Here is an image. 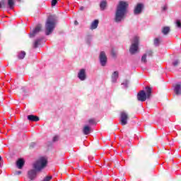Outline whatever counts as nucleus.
Returning a JSON list of instances; mask_svg holds the SVG:
<instances>
[{
    "mask_svg": "<svg viewBox=\"0 0 181 181\" xmlns=\"http://www.w3.org/2000/svg\"><path fill=\"white\" fill-rule=\"evenodd\" d=\"M47 165V158L45 157H40L33 163V168L35 170H30L28 173V179L35 180L37 176V172H40L42 169H45V167Z\"/></svg>",
    "mask_w": 181,
    "mask_h": 181,
    "instance_id": "nucleus-1",
    "label": "nucleus"
},
{
    "mask_svg": "<svg viewBox=\"0 0 181 181\" xmlns=\"http://www.w3.org/2000/svg\"><path fill=\"white\" fill-rule=\"evenodd\" d=\"M128 8V3L125 1H119L117 5L115 21L117 23L121 22L127 13V9Z\"/></svg>",
    "mask_w": 181,
    "mask_h": 181,
    "instance_id": "nucleus-2",
    "label": "nucleus"
},
{
    "mask_svg": "<svg viewBox=\"0 0 181 181\" xmlns=\"http://www.w3.org/2000/svg\"><path fill=\"white\" fill-rule=\"evenodd\" d=\"M57 22V19L56 16H49L47 18V22L45 23V34L47 36H49V35H50L53 30H54Z\"/></svg>",
    "mask_w": 181,
    "mask_h": 181,
    "instance_id": "nucleus-3",
    "label": "nucleus"
},
{
    "mask_svg": "<svg viewBox=\"0 0 181 181\" xmlns=\"http://www.w3.org/2000/svg\"><path fill=\"white\" fill-rule=\"evenodd\" d=\"M146 92L144 90H140L137 94V100L144 103L146 101L147 98H151L152 95V88L149 86L145 88Z\"/></svg>",
    "mask_w": 181,
    "mask_h": 181,
    "instance_id": "nucleus-4",
    "label": "nucleus"
},
{
    "mask_svg": "<svg viewBox=\"0 0 181 181\" xmlns=\"http://www.w3.org/2000/svg\"><path fill=\"white\" fill-rule=\"evenodd\" d=\"M139 46V37H134L132 40V45L129 49V52L131 54H135V53L138 52Z\"/></svg>",
    "mask_w": 181,
    "mask_h": 181,
    "instance_id": "nucleus-5",
    "label": "nucleus"
},
{
    "mask_svg": "<svg viewBox=\"0 0 181 181\" xmlns=\"http://www.w3.org/2000/svg\"><path fill=\"white\" fill-rule=\"evenodd\" d=\"M120 123H121V125H127V124H128V113L125 112H121Z\"/></svg>",
    "mask_w": 181,
    "mask_h": 181,
    "instance_id": "nucleus-6",
    "label": "nucleus"
},
{
    "mask_svg": "<svg viewBox=\"0 0 181 181\" xmlns=\"http://www.w3.org/2000/svg\"><path fill=\"white\" fill-rule=\"evenodd\" d=\"M99 59L101 66H105L107 64V55H105V52H101Z\"/></svg>",
    "mask_w": 181,
    "mask_h": 181,
    "instance_id": "nucleus-7",
    "label": "nucleus"
},
{
    "mask_svg": "<svg viewBox=\"0 0 181 181\" xmlns=\"http://www.w3.org/2000/svg\"><path fill=\"white\" fill-rule=\"evenodd\" d=\"M40 30H42V25L39 24L30 33V37H35V36H36V35H37V33H39V32H40Z\"/></svg>",
    "mask_w": 181,
    "mask_h": 181,
    "instance_id": "nucleus-8",
    "label": "nucleus"
},
{
    "mask_svg": "<svg viewBox=\"0 0 181 181\" xmlns=\"http://www.w3.org/2000/svg\"><path fill=\"white\" fill-rule=\"evenodd\" d=\"M142 9H144V4H138L134 8V15H139V13H141Z\"/></svg>",
    "mask_w": 181,
    "mask_h": 181,
    "instance_id": "nucleus-9",
    "label": "nucleus"
},
{
    "mask_svg": "<svg viewBox=\"0 0 181 181\" xmlns=\"http://www.w3.org/2000/svg\"><path fill=\"white\" fill-rule=\"evenodd\" d=\"M78 77L79 79L81 80V81H84L86 80V70L85 69H81L80 71L78 74Z\"/></svg>",
    "mask_w": 181,
    "mask_h": 181,
    "instance_id": "nucleus-10",
    "label": "nucleus"
},
{
    "mask_svg": "<svg viewBox=\"0 0 181 181\" xmlns=\"http://www.w3.org/2000/svg\"><path fill=\"white\" fill-rule=\"evenodd\" d=\"M174 91L177 95L181 94V83H177L174 86Z\"/></svg>",
    "mask_w": 181,
    "mask_h": 181,
    "instance_id": "nucleus-11",
    "label": "nucleus"
},
{
    "mask_svg": "<svg viewBox=\"0 0 181 181\" xmlns=\"http://www.w3.org/2000/svg\"><path fill=\"white\" fill-rule=\"evenodd\" d=\"M25 165V160L22 158H20L16 162V165L18 169H22Z\"/></svg>",
    "mask_w": 181,
    "mask_h": 181,
    "instance_id": "nucleus-12",
    "label": "nucleus"
},
{
    "mask_svg": "<svg viewBox=\"0 0 181 181\" xmlns=\"http://www.w3.org/2000/svg\"><path fill=\"white\" fill-rule=\"evenodd\" d=\"M28 119L32 121L33 122H37L39 121V117L35 116L33 115H30L28 116Z\"/></svg>",
    "mask_w": 181,
    "mask_h": 181,
    "instance_id": "nucleus-13",
    "label": "nucleus"
},
{
    "mask_svg": "<svg viewBox=\"0 0 181 181\" xmlns=\"http://www.w3.org/2000/svg\"><path fill=\"white\" fill-rule=\"evenodd\" d=\"M83 132L84 135H88L91 132V127L88 125H85L83 129Z\"/></svg>",
    "mask_w": 181,
    "mask_h": 181,
    "instance_id": "nucleus-14",
    "label": "nucleus"
},
{
    "mask_svg": "<svg viewBox=\"0 0 181 181\" xmlns=\"http://www.w3.org/2000/svg\"><path fill=\"white\" fill-rule=\"evenodd\" d=\"M118 76H119V73L117 71H115L113 72L112 75V81L113 83H117V80H118Z\"/></svg>",
    "mask_w": 181,
    "mask_h": 181,
    "instance_id": "nucleus-15",
    "label": "nucleus"
},
{
    "mask_svg": "<svg viewBox=\"0 0 181 181\" xmlns=\"http://www.w3.org/2000/svg\"><path fill=\"white\" fill-rule=\"evenodd\" d=\"M98 27V20H95L90 25V29L93 30V29H97Z\"/></svg>",
    "mask_w": 181,
    "mask_h": 181,
    "instance_id": "nucleus-16",
    "label": "nucleus"
},
{
    "mask_svg": "<svg viewBox=\"0 0 181 181\" xmlns=\"http://www.w3.org/2000/svg\"><path fill=\"white\" fill-rule=\"evenodd\" d=\"M8 5L10 9H13L15 8V1L13 0H8Z\"/></svg>",
    "mask_w": 181,
    "mask_h": 181,
    "instance_id": "nucleus-17",
    "label": "nucleus"
},
{
    "mask_svg": "<svg viewBox=\"0 0 181 181\" xmlns=\"http://www.w3.org/2000/svg\"><path fill=\"white\" fill-rule=\"evenodd\" d=\"M100 6L101 11H104V9H105V6H107V1L105 0H103L100 2Z\"/></svg>",
    "mask_w": 181,
    "mask_h": 181,
    "instance_id": "nucleus-18",
    "label": "nucleus"
},
{
    "mask_svg": "<svg viewBox=\"0 0 181 181\" xmlns=\"http://www.w3.org/2000/svg\"><path fill=\"white\" fill-rule=\"evenodd\" d=\"M170 32V28L169 27H164L162 30V33L163 35H168Z\"/></svg>",
    "mask_w": 181,
    "mask_h": 181,
    "instance_id": "nucleus-19",
    "label": "nucleus"
},
{
    "mask_svg": "<svg viewBox=\"0 0 181 181\" xmlns=\"http://www.w3.org/2000/svg\"><path fill=\"white\" fill-rule=\"evenodd\" d=\"M25 56H26V52L25 51H21L18 53V57L20 59H25Z\"/></svg>",
    "mask_w": 181,
    "mask_h": 181,
    "instance_id": "nucleus-20",
    "label": "nucleus"
},
{
    "mask_svg": "<svg viewBox=\"0 0 181 181\" xmlns=\"http://www.w3.org/2000/svg\"><path fill=\"white\" fill-rule=\"evenodd\" d=\"M40 42H42V40L41 39H37L35 42H34V45H33V47L35 49H36L37 47H38L39 45H40Z\"/></svg>",
    "mask_w": 181,
    "mask_h": 181,
    "instance_id": "nucleus-21",
    "label": "nucleus"
},
{
    "mask_svg": "<svg viewBox=\"0 0 181 181\" xmlns=\"http://www.w3.org/2000/svg\"><path fill=\"white\" fill-rule=\"evenodd\" d=\"M88 123L90 124V125H95V119H90L88 120Z\"/></svg>",
    "mask_w": 181,
    "mask_h": 181,
    "instance_id": "nucleus-22",
    "label": "nucleus"
},
{
    "mask_svg": "<svg viewBox=\"0 0 181 181\" xmlns=\"http://www.w3.org/2000/svg\"><path fill=\"white\" fill-rule=\"evenodd\" d=\"M176 26L177 28H179V29H181V21L180 20L176 21Z\"/></svg>",
    "mask_w": 181,
    "mask_h": 181,
    "instance_id": "nucleus-23",
    "label": "nucleus"
},
{
    "mask_svg": "<svg viewBox=\"0 0 181 181\" xmlns=\"http://www.w3.org/2000/svg\"><path fill=\"white\" fill-rule=\"evenodd\" d=\"M141 62L143 63H146V54H144L141 57Z\"/></svg>",
    "mask_w": 181,
    "mask_h": 181,
    "instance_id": "nucleus-24",
    "label": "nucleus"
},
{
    "mask_svg": "<svg viewBox=\"0 0 181 181\" xmlns=\"http://www.w3.org/2000/svg\"><path fill=\"white\" fill-rule=\"evenodd\" d=\"M52 176H47L42 181H51L52 180Z\"/></svg>",
    "mask_w": 181,
    "mask_h": 181,
    "instance_id": "nucleus-25",
    "label": "nucleus"
},
{
    "mask_svg": "<svg viewBox=\"0 0 181 181\" xmlns=\"http://www.w3.org/2000/svg\"><path fill=\"white\" fill-rule=\"evenodd\" d=\"M159 43H160V42L159 41V38H156L154 40V45H155V46H158L159 45Z\"/></svg>",
    "mask_w": 181,
    "mask_h": 181,
    "instance_id": "nucleus-26",
    "label": "nucleus"
},
{
    "mask_svg": "<svg viewBox=\"0 0 181 181\" xmlns=\"http://www.w3.org/2000/svg\"><path fill=\"white\" fill-rule=\"evenodd\" d=\"M59 141V136H54L53 137L52 141L53 142H57Z\"/></svg>",
    "mask_w": 181,
    "mask_h": 181,
    "instance_id": "nucleus-27",
    "label": "nucleus"
},
{
    "mask_svg": "<svg viewBox=\"0 0 181 181\" xmlns=\"http://www.w3.org/2000/svg\"><path fill=\"white\" fill-rule=\"evenodd\" d=\"M56 4H57V0L52 1V6H56Z\"/></svg>",
    "mask_w": 181,
    "mask_h": 181,
    "instance_id": "nucleus-28",
    "label": "nucleus"
},
{
    "mask_svg": "<svg viewBox=\"0 0 181 181\" xmlns=\"http://www.w3.org/2000/svg\"><path fill=\"white\" fill-rule=\"evenodd\" d=\"M152 50H148V51H147V52H146V56H149V57H151V56H152Z\"/></svg>",
    "mask_w": 181,
    "mask_h": 181,
    "instance_id": "nucleus-29",
    "label": "nucleus"
},
{
    "mask_svg": "<svg viewBox=\"0 0 181 181\" xmlns=\"http://www.w3.org/2000/svg\"><path fill=\"white\" fill-rule=\"evenodd\" d=\"M173 64L174 66H177V64H179V60H175L173 62Z\"/></svg>",
    "mask_w": 181,
    "mask_h": 181,
    "instance_id": "nucleus-30",
    "label": "nucleus"
},
{
    "mask_svg": "<svg viewBox=\"0 0 181 181\" xmlns=\"http://www.w3.org/2000/svg\"><path fill=\"white\" fill-rule=\"evenodd\" d=\"M112 56H113V57H115V56H117V52H115L114 49L112 50Z\"/></svg>",
    "mask_w": 181,
    "mask_h": 181,
    "instance_id": "nucleus-31",
    "label": "nucleus"
},
{
    "mask_svg": "<svg viewBox=\"0 0 181 181\" xmlns=\"http://www.w3.org/2000/svg\"><path fill=\"white\" fill-rule=\"evenodd\" d=\"M166 9H168V6H164L163 8V11H166Z\"/></svg>",
    "mask_w": 181,
    "mask_h": 181,
    "instance_id": "nucleus-32",
    "label": "nucleus"
},
{
    "mask_svg": "<svg viewBox=\"0 0 181 181\" xmlns=\"http://www.w3.org/2000/svg\"><path fill=\"white\" fill-rule=\"evenodd\" d=\"M16 175H21V174L22 173V172L18 171V172H16Z\"/></svg>",
    "mask_w": 181,
    "mask_h": 181,
    "instance_id": "nucleus-33",
    "label": "nucleus"
},
{
    "mask_svg": "<svg viewBox=\"0 0 181 181\" xmlns=\"http://www.w3.org/2000/svg\"><path fill=\"white\" fill-rule=\"evenodd\" d=\"M83 9H84L83 6L80 7V11H83Z\"/></svg>",
    "mask_w": 181,
    "mask_h": 181,
    "instance_id": "nucleus-34",
    "label": "nucleus"
},
{
    "mask_svg": "<svg viewBox=\"0 0 181 181\" xmlns=\"http://www.w3.org/2000/svg\"><path fill=\"white\" fill-rule=\"evenodd\" d=\"M75 25H78V22H77V21H75Z\"/></svg>",
    "mask_w": 181,
    "mask_h": 181,
    "instance_id": "nucleus-35",
    "label": "nucleus"
},
{
    "mask_svg": "<svg viewBox=\"0 0 181 181\" xmlns=\"http://www.w3.org/2000/svg\"><path fill=\"white\" fill-rule=\"evenodd\" d=\"M2 7V4H1V3H0V8H1Z\"/></svg>",
    "mask_w": 181,
    "mask_h": 181,
    "instance_id": "nucleus-36",
    "label": "nucleus"
},
{
    "mask_svg": "<svg viewBox=\"0 0 181 181\" xmlns=\"http://www.w3.org/2000/svg\"><path fill=\"white\" fill-rule=\"evenodd\" d=\"M19 1V2H21V0H18Z\"/></svg>",
    "mask_w": 181,
    "mask_h": 181,
    "instance_id": "nucleus-37",
    "label": "nucleus"
}]
</instances>
